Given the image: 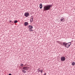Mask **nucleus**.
<instances>
[{
    "label": "nucleus",
    "mask_w": 75,
    "mask_h": 75,
    "mask_svg": "<svg viewBox=\"0 0 75 75\" xmlns=\"http://www.w3.org/2000/svg\"><path fill=\"white\" fill-rule=\"evenodd\" d=\"M52 5H47L43 7L44 11H47L50 9L51 7H52Z\"/></svg>",
    "instance_id": "obj_1"
},
{
    "label": "nucleus",
    "mask_w": 75,
    "mask_h": 75,
    "mask_svg": "<svg viewBox=\"0 0 75 75\" xmlns=\"http://www.w3.org/2000/svg\"><path fill=\"white\" fill-rule=\"evenodd\" d=\"M63 45L64 46H65V47L67 48H69L70 46V45H71V42L66 43V42H63Z\"/></svg>",
    "instance_id": "obj_2"
},
{
    "label": "nucleus",
    "mask_w": 75,
    "mask_h": 75,
    "mask_svg": "<svg viewBox=\"0 0 75 75\" xmlns=\"http://www.w3.org/2000/svg\"><path fill=\"white\" fill-rule=\"evenodd\" d=\"M61 60L62 61H64L65 60V57H61Z\"/></svg>",
    "instance_id": "obj_3"
},
{
    "label": "nucleus",
    "mask_w": 75,
    "mask_h": 75,
    "mask_svg": "<svg viewBox=\"0 0 75 75\" xmlns=\"http://www.w3.org/2000/svg\"><path fill=\"white\" fill-rule=\"evenodd\" d=\"M28 69H29V68L27 67H24L23 68V70H26V71H27Z\"/></svg>",
    "instance_id": "obj_4"
},
{
    "label": "nucleus",
    "mask_w": 75,
    "mask_h": 75,
    "mask_svg": "<svg viewBox=\"0 0 75 75\" xmlns=\"http://www.w3.org/2000/svg\"><path fill=\"white\" fill-rule=\"evenodd\" d=\"M29 13H25V17H28V16H29Z\"/></svg>",
    "instance_id": "obj_5"
},
{
    "label": "nucleus",
    "mask_w": 75,
    "mask_h": 75,
    "mask_svg": "<svg viewBox=\"0 0 75 75\" xmlns=\"http://www.w3.org/2000/svg\"><path fill=\"white\" fill-rule=\"evenodd\" d=\"M39 6H40V8H41H41H42V4H40Z\"/></svg>",
    "instance_id": "obj_6"
},
{
    "label": "nucleus",
    "mask_w": 75,
    "mask_h": 75,
    "mask_svg": "<svg viewBox=\"0 0 75 75\" xmlns=\"http://www.w3.org/2000/svg\"><path fill=\"white\" fill-rule=\"evenodd\" d=\"M24 25L25 26L26 25H28V22H25L24 23Z\"/></svg>",
    "instance_id": "obj_7"
},
{
    "label": "nucleus",
    "mask_w": 75,
    "mask_h": 75,
    "mask_svg": "<svg viewBox=\"0 0 75 75\" xmlns=\"http://www.w3.org/2000/svg\"><path fill=\"white\" fill-rule=\"evenodd\" d=\"M33 28V27L32 26L29 25V29H32Z\"/></svg>",
    "instance_id": "obj_8"
},
{
    "label": "nucleus",
    "mask_w": 75,
    "mask_h": 75,
    "mask_svg": "<svg viewBox=\"0 0 75 75\" xmlns=\"http://www.w3.org/2000/svg\"><path fill=\"white\" fill-rule=\"evenodd\" d=\"M30 22L32 23L33 21V18H32L30 19Z\"/></svg>",
    "instance_id": "obj_9"
},
{
    "label": "nucleus",
    "mask_w": 75,
    "mask_h": 75,
    "mask_svg": "<svg viewBox=\"0 0 75 75\" xmlns=\"http://www.w3.org/2000/svg\"><path fill=\"white\" fill-rule=\"evenodd\" d=\"M22 71L23 72V74H25V73H26V71L25 70H22Z\"/></svg>",
    "instance_id": "obj_10"
},
{
    "label": "nucleus",
    "mask_w": 75,
    "mask_h": 75,
    "mask_svg": "<svg viewBox=\"0 0 75 75\" xmlns=\"http://www.w3.org/2000/svg\"><path fill=\"white\" fill-rule=\"evenodd\" d=\"M75 64V62H73L72 63V65L73 66H74Z\"/></svg>",
    "instance_id": "obj_11"
},
{
    "label": "nucleus",
    "mask_w": 75,
    "mask_h": 75,
    "mask_svg": "<svg viewBox=\"0 0 75 75\" xmlns=\"http://www.w3.org/2000/svg\"><path fill=\"white\" fill-rule=\"evenodd\" d=\"M17 22H18L17 21L15 20L14 22V23H17Z\"/></svg>",
    "instance_id": "obj_12"
},
{
    "label": "nucleus",
    "mask_w": 75,
    "mask_h": 75,
    "mask_svg": "<svg viewBox=\"0 0 75 75\" xmlns=\"http://www.w3.org/2000/svg\"><path fill=\"white\" fill-rule=\"evenodd\" d=\"M23 64H20V66H22V67H23Z\"/></svg>",
    "instance_id": "obj_13"
},
{
    "label": "nucleus",
    "mask_w": 75,
    "mask_h": 75,
    "mask_svg": "<svg viewBox=\"0 0 75 75\" xmlns=\"http://www.w3.org/2000/svg\"><path fill=\"white\" fill-rule=\"evenodd\" d=\"M62 19H63V21H63V22H64V21H65V19H64V18H63Z\"/></svg>",
    "instance_id": "obj_14"
},
{
    "label": "nucleus",
    "mask_w": 75,
    "mask_h": 75,
    "mask_svg": "<svg viewBox=\"0 0 75 75\" xmlns=\"http://www.w3.org/2000/svg\"><path fill=\"white\" fill-rule=\"evenodd\" d=\"M43 71V70H42L40 71V72H41V73H42V72Z\"/></svg>",
    "instance_id": "obj_15"
},
{
    "label": "nucleus",
    "mask_w": 75,
    "mask_h": 75,
    "mask_svg": "<svg viewBox=\"0 0 75 75\" xmlns=\"http://www.w3.org/2000/svg\"><path fill=\"white\" fill-rule=\"evenodd\" d=\"M60 20H61V21H63V19H61Z\"/></svg>",
    "instance_id": "obj_16"
},
{
    "label": "nucleus",
    "mask_w": 75,
    "mask_h": 75,
    "mask_svg": "<svg viewBox=\"0 0 75 75\" xmlns=\"http://www.w3.org/2000/svg\"><path fill=\"white\" fill-rule=\"evenodd\" d=\"M29 31H32V30L31 29H29Z\"/></svg>",
    "instance_id": "obj_17"
},
{
    "label": "nucleus",
    "mask_w": 75,
    "mask_h": 75,
    "mask_svg": "<svg viewBox=\"0 0 75 75\" xmlns=\"http://www.w3.org/2000/svg\"><path fill=\"white\" fill-rule=\"evenodd\" d=\"M46 75V73H45V74H43V75Z\"/></svg>",
    "instance_id": "obj_18"
},
{
    "label": "nucleus",
    "mask_w": 75,
    "mask_h": 75,
    "mask_svg": "<svg viewBox=\"0 0 75 75\" xmlns=\"http://www.w3.org/2000/svg\"><path fill=\"white\" fill-rule=\"evenodd\" d=\"M40 69H39V71H38V72H40Z\"/></svg>",
    "instance_id": "obj_19"
},
{
    "label": "nucleus",
    "mask_w": 75,
    "mask_h": 75,
    "mask_svg": "<svg viewBox=\"0 0 75 75\" xmlns=\"http://www.w3.org/2000/svg\"><path fill=\"white\" fill-rule=\"evenodd\" d=\"M8 75H11V74H9Z\"/></svg>",
    "instance_id": "obj_20"
},
{
    "label": "nucleus",
    "mask_w": 75,
    "mask_h": 75,
    "mask_svg": "<svg viewBox=\"0 0 75 75\" xmlns=\"http://www.w3.org/2000/svg\"><path fill=\"white\" fill-rule=\"evenodd\" d=\"M11 21H9L10 23H11Z\"/></svg>",
    "instance_id": "obj_21"
}]
</instances>
